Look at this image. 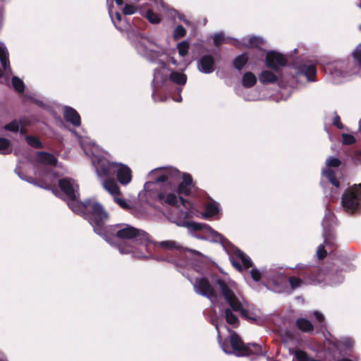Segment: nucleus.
Listing matches in <instances>:
<instances>
[{"label": "nucleus", "instance_id": "20e7f679", "mask_svg": "<svg viewBox=\"0 0 361 361\" xmlns=\"http://www.w3.org/2000/svg\"><path fill=\"white\" fill-rule=\"evenodd\" d=\"M341 203L346 211L355 212L361 203V183L348 188L342 195Z\"/></svg>", "mask_w": 361, "mask_h": 361}, {"label": "nucleus", "instance_id": "09e8293b", "mask_svg": "<svg viewBox=\"0 0 361 361\" xmlns=\"http://www.w3.org/2000/svg\"><path fill=\"white\" fill-rule=\"evenodd\" d=\"M249 42L252 47L255 48H259L260 46L263 44L262 39L255 36L250 37Z\"/></svg>", "mask_w": 361, "mask_h": 361}, {"label": "nucleus", "instance_id": "412c9836", "mask_svg": "<svg viewBox=\"0 0 361 361\" xmlns=\"http://www.w3.org/2000/svg\"><path fill=\"white\" fill-rule=\"evenodd\" d=\"M300 71L303 75L306 76L308 81H315L317 75V68L314 65H302L300 66Z\"/></svg>", "mask_w": 361, "mask_h": 361}, {"label": "nucleus", "instance_id": "cd10ccee", "mask_svg": "<svg viewBox=\"0 0 361 361\" xmlns=\"http://www.w3.org/2000/svg\"><path fill=\"white\" fill-rule=\"evenodd\" d=\"M288 282H289L290 288L293 290L300 288L302 285H307L305 279L300 276H290L288 278Z\"/></svg>", "mask_w": 361, "mask_h": 361}, {"label": "nucleus", "instance_id": "5fc2aeb1", "mask_svg": "<svg viewBox=\"0 0 361 361\" xmlns=\"http://www.w3.org/2000/svg\"><path fill=\"white\" fill-rule=\"evenodd\" d=\"M333 125L341 130L343 128V125L341 123V118L338 114H336L333 119Z\"/></svg>", "mask_w": 361, "mask_h": 361}, {"label": "nucleus", "instance_id": "0eeeda50", "mask_svg": "<svg viewBox=\"0 0 361 361\" xmlns=\"http://www.w3.org/2000/svg\"><path fill=\"white\" fill-rule=\"evenodd\" d=\"M59 187L65 195V200L66 201L68 207L73 211V206H77L80 202L78 200L79 192L78 188L75 189L73 186L71 180L68 178H64L59 180Z\"/></svg>", "mask_w": 361, "mask_h": 361}, {"label": "nucleus", "instance_id": "4468645a", "mask_svg": "<svg viewBox=\"0 0 361 361\" xmlns=\"http://www.w3.org/2000/svg\"><path fill=\"white\" fill-rule=\"evenodd\" d=\"M215 61L212 55L202 56L197 63L198 70L205 74H209L214 71Z\"/></svg>", "mask_w": 361, "mask_h": 361}, {"label": "nucleus", "instance_id": "473e14b6", "mask_svg": "<svg viewBox=\"0 0 361 361\" xmlns=\"http://www.w3.org/2000/svg\"><path fill=\"white\" fill-rule=\"evenodd\" d=\"M20 125H23V120L18 121V120L14 119L10 123L6 124L4 126V129L12 133H18Z\"/></svg>", "mask_w": 361, "mask_h": 361}, {"label": "nucleus", "instance_id": "bf43d9fd", "mask_svg": "<svg viewBox=\"0 0 361 361\" xmlns=\"http://www.w3.org/2000/svg\"><path fill=\"white\" fill-rule=\"evenodd\" d=\"M18 132L20 133V135H25L27 132V130L25 128L24 120H23V125H20V126L19 127Z\"/></svg>", "mask_w": 361, "mask_h": 361}, {"label": "nucleus", "instance_id": "e433bc0d", "mask_svg": "<svg viewBox=\"0 0 361 361\" xmlns=\"http://www.w3.org/2000/svg\"><path fill=\"white\" fill-rule=\"evenodd\" d=\"M145 17L152 24H158L161 22L159 16L154 13L152 9H147Z\"/></svg>", "mask_w": 361, "mask_h": 361}, {"label": "nucleus", "instance_id": "de8ad7c7", "mask_svg": "<svg viewBox=\"0 0 361 361\" xmlns=\"http://www.w3.org/2000/svg\"><path fill=\"white\" fill-rule=\"evenodd\" d=\"M327 255V251L325 249L324 244H321L318 246L317 250V258L320 260L324 259Z\"/></svg>", "mask_w": 361, "mask_h": 361}, {"label": "nucleus", "instance_id": "1a4fd4ad", "mask_svg": "<svg viewBox=\"0 0 361 361\" xmlns=\"http://www.w3.org/2000/svg\"><path fill=\"white\" fill-rule=\"evenodd\" d=\"M286 64L287 59L282 54L274 50L267 52L265 65L268 68L278 72L280 67L285 66Z\"/></svg>", "mask_w": 361, "mask_h": 361}, {"label": "nucleus", "instance_id": "4d7b16f0", "mask_svg": "<svg viewBox=\"0 0 361 361\" xmlns=\"http://www.w3.org/2000/svg\"><path fill=\"white\" fill-rule=\"evenodd\" d=\"M314 315L317 321L321 324V326H322V324H324L325 321L324 316L319 311H314Z\"/></svg>", "mask_w": 361, "mask_h": 361}, {"label": "nucleus", "instance_id": "c85d7f7f", "mask_svg": "<svg viewBox=\"0 0 361 361\" xmlns=\"http://www.w3.org/2000/svg\"><path fill=\"white\" fill-rule=\"evenodd\" d=\"M0 61L4 71L9 66L8 55L6 48L0 44Z\"/></svg>", "mask_w": 361, "mask_h": 361}, {"label": "nucleus", "instance_id": "a19ab883", "mask_svg": "<svg viewBox=\"0 0 361 361\" xmlns=\"http://www.w3.org/2000/svg\"><path fill=\"white\" fill-rule=\"evenodd\" d=\"M298 361H308V354L302 350H295L293 353Z\"/></svg>", "mask_w": 361, "mask_h": 361}, {"label": "nucleus", "instance_id": "7c9ffc66", "mask_svg": "<svg viewBox=\"0 0 361 361\" xmlns=\"http://www.w3.org/2000/svg\"><path fill=\"white\" fill-rule=\"evenodd\" d=\"M219 207L214 203H209L205 207V212L203 214L204 218H209L219 213Z\"/></svg>", "mask_w": 361, "mask_h": 361}, {"label": "nucleus", "instance_id": "6ab92c4d", "mask_svg": "<svg viewBox=\"0 0 361 361\" xmlns=\"http://www.w3.org/2000/svg\"><path fill=\"white\" fill-rule=\"evenodd\" d=\"M259 82L264 85L273 84L278 81V76L271 71H262L259 75Z\"/></svg>", "mask_w": 361, "mask_h": 361}, {"label": "nucleus", "instance_id": "0e129e2a", "mask_svg": "<svg viewBox=\"0 0 361 361\" xmlns=\"http://www.w3.org/2000/svg\"><path fill=\"white\" fill-rule=\"evenodd\" d=\"M338 361H353V360H351L349 358L345 357V358H342V359L339 360Z\"/></svg>", "mask_w": 361, "mask_h": 361}, {"label": "nucleus", "instance_id": "a211bd4d", "mask_svg": "<svg viewBox=\"0 0 361 361\" xmlns=\"http://www.w3.org/2000/svg\"><path fill=\"white\" fill-rule=\"evenodd\" d=\"M104 188L113 197L116 195H121L120 188L114 179L107 178L103 181Z\"/></svg>", "mask_w": 361, "mask_h": 361}, {"label": "nucleus", "instance_id": "052dcab7", "mask_svg": "<svg viewBox=\"0 0 361 361\" xmlns=\"http://www.w3.org/2000/svg\"><path fill=\"white\" fill-rule=\"evenodd\" d=\"M336 68H337V65H336L335 66H333V65H331V67H330L331 73H333L332 71H333V69H334L335 73L337 75H342L343 72L341 70L337 71Z\"/></svg>", "mask_w": 361, "mask_h": 361}, {"label": "nucleus", "instance_id": "f3484780", "mask_svg": "<svg viewBox=\"0 0 361 361\" xmlns=\"http://www.w3.org/2000/svg\"><path fill=\"white\" fill-rule=\"evenodd\" d=\"M37 161L39 164L50 166H56L58 163L57 159L53 154L44 151L37 152Z\"/></svg>", "mask_w": 361, "mask_h": 361}, {"label": "nucleus", "instance_id": "4c0bfd02", "mask_svg": "<svg viewBox=\"0 0 361 361\" xmlns=\"http://www.w3.org/2000/svg\"><path fill=\"white\" fill-rule=\"evenodd\" d=\"M160 247L169 250H179L180 246L177 245L175 241L173 240H164L159 243Z\"/></svg>", "mask_w": 361, "mask_h": 361}, {"label": "nucleus", "instance_id": "ddd939ff", "mask_svg": "<svg viewBox=\"0 0 361 361\" xmlns=\"http://www.w3.org/2000/svg\"><path fill=\"white\" fill-rule=\"evenodd\" d=\"M115 172L116 173V178L121 185H126L130 183L132 180V171L128 166L117 164Z\"/></svg>", "mask_w": 361, "mask_h": 361}, {"label": "nucleus", "instance_id": "603ef678", "mask_svg": "<svg viewBox=\"0 0 361 361\" xmlns=\"http://www.w3.org/2000/svg\"><path fill=\"white\" fill-rule=\"evenodd\" d=\"M225 37L224 34L222 33H218L214 35L213 40H214V44L216 47L219 46L221 43L224 42Z\"/></svg>", "mask_w": 361, "mask_h": 361}, {"label": "nucleus", "instance_id": "c03bdc74", "mask_svg": "<svg viewBox=\"0 0 361 361\" xmlns=\"http://www.w3.org/2000/svg\"><path fill=\"white\" fill-rule=\"evenodd\" d=\"M27 181L34 184L35 185L39 186L42 188L46 189V190H49L51 188V185L49 183H46L45 181H44L42 180H35L32 178H30L27 180Z\"/></svg>", "mask_w": 361, "mask_h": 361}, {"label": "nucleus", "instance_id": "f03ea898", "mask_svg": "<svg viewBox=\"0 0 361 361\" xmlns=\"http://www.w3.org/2000/svg\"><path fill=\"white\" fill-rule=\"evenodd\" d=\"M73 212L82 216L92 226L94 231L102 236L106 229L105 221L109 215L103 206L95 200L87 199L73 207Z\"/></svg>", "mask_w": 361, "mask_h": 361}, {"label": "nucleus", "instance_id": "bb28decb", "mask_svg": "<svg viewBox=\"0 0 361 361\" xmlns=\"http://www.w3.org/2000/svg\"><path fill=\"white\" fill-rule=\"evenodd\" d=\"M324 176L336 188L340 187V181L337 179L336 172L332 169H326L322 171Z\"/></svg>", "mask_w": 361, "mask_h": 361}, {"label": "nucleus", "instance_id": "a18cd8bd", "mask_svg": "<svg viewBox=\"0 0 361 361\" xmlns=\"http://www.w3.org/2000/svg\"><path fill=\"white\" fill-rule=\"evenodd\" d=\"M342 142L343 145H353L356 142L355 137L350 134L343 133L342 134Z\"/></svg>", "mask_w": 361, "mask_h": 361}, {"label": "nucleus", "instance_id": "7ed1b4c3", "mask_svg": "<svg viewBox=\"0 0 361 361\" xmlns=\"http://www.w3.org/2000/svg\"><path fill=\"white\" fill-rule=\"evenodd\" d=\"M195 188V183L192 176L184 173L182 175V181L172 190L166 192H159L157 193V200L164 204H168L171 207H178L180 204L186 209L191 206V202L184 197H191L192 195V189Z\"/></svg>", "mask_w": 361, "mask_h": 361}, {"label": "nucleus", "instance_id": "e2e57ef3", "mask_svg": "<svg viewBox=\"0 0 361 361\" xmlns=\"http://www.w3.org/2000/svg\"><path fill=\"white\" fill-rule=\"evenodd\" d=\"M117 5L121 6L123 4V0H114Z\"/></svg>", "mask_w": 361, "mask_h": 361}, {"label": "nucleus", "instance_id": "864d4df0", "mask_svg": "<svg viewBox=\"0 0 361 361\" xmlns=\"http://www.w3.org/2000/svg\"><path fill=\"white\" fill-rule=\"evenodd\" d=\"M251 277L252 279L257 282L261 280L262 278V274L261 272L256 268H253L250 271Z\"/></svg>", "mask_w": 361, "mask_h": 361}, {"label": "nucleus", "instance_id": "9b49d317", "mask_svg": "<svg viewBox=\"0 0 361 361\" xmlns=\"http://www.w3.org/2000/svg\"><path fill=\"white\" fill-rule=\"evenodd\" d=\"M94 166L99 176L106 177L115 173L117 164L109 161L104 157H100L97 159Z\"/></svg>", "mask_w": 361, "mask_h": 361}, {"label": "nucleus", "instance_id": "393cba45", "mask_svg": "<svg viewBox=\"0 0 361 361\" xmlns=\"http://www.w3.org/2000/svg\"><path fill=\"white\" fill-rule=\"evenodd\" d=\"M257 79L255 75L252 72H246L242 78V84L246 88H250L255 86Z\"/></svg>", "mask_w": 361, "mask_h": 361}, {"label": "nucleus", "instance_id": "a878e982", "mask_svg": "<svg viewBox=\"0 0 361 361\" xmlns=\"http://www.w3.org/2000/svg\"><path fill=\"white\" fill-rule=\"evenodd\" d=\"M169 80L176 85H183L186 83L187 76L184 73L173 71L169 75Z\"/></svg>", "mask_w": 361, "mask_h": 361}, {"label": "nucleus", "instance_id": "49530a36", "mask_svg": "<svg viewBox=\"0 0 361 361\" xmlns=\"http://www.w3.org/2000/svg\"><path fill=\"white\" fill-rule=\"evenodd\" d=\"M11 145L9 140L5 137H0V154H7L5 151L8 149Z\"/></svg>", "mask_w": 361, "mask_h": 361}, {"label": "nucleus", "instance_id": "ea45409f", "mask_svg": "<svg viewBox=\"0 0 361 361\" xmlns=\"http://www.w3.org/2000/svg\"><path fill=\"white\" fill-rule=\"evenodd\" d=\"M177 49L178 54L181 56H185L188 54L189 49V43L187 41H183L178 44Z\"/></svg>", "mask_w": 361, "mask_h": 361}, {"label": "nucleus", "instance_id": "6e6552de", "mask_svg": "<svg viewBox=\"0 0 361 361\" xmlns=\"http://www.w3.org/2000/svg\"><path fill=\"white\" fill-rule=\"evenodd\" d=\"M216 284L219 286L222 296L230 306V309L234 312L240 310L243 303L238 298L233 290L229 288L226 282L222 279H218Z\"/></svg>", "mask_w": 361, "mask_h": 361}, {"label": "nucleus", "instance_id": "8fccbe9b", "mask_svg": "<svg viewBox=\"0 0 361 361\" xmlns=\"http://www.w3.org/2000/svg\"><path fill=\"white\" fill-rule=\"evenodd\" d=\"M353 57L360 67H361V44L353 51Z\"/></svg>", "mask_w": 361, "mask_h": 361}, {"label": "nucleus", "instance_id": "39448f33", "mask_svg": "<svg viewBox=\"0 0 361 361\" xmlns=\"http://www.w3.org/2000/svg\"><path fill=\"white\" fill-rule=\"evenodd\" d=\"M296 274L304 278L307 284H318L324 281L326 273L319 266H298Z\"/></svg>", "mask_w": 361, "mask_h": 361}, {"label": "nucleus", "instance_id": "2f4dec72", "mask_svg": "<svg viewBox=\"0 0 361 361\" xmlns=\"http://www.w3.org/2000/svg\"><path fill=\"white\" fill-rule=\"evenodd\" d=\"M25 140L27 143L32 147L36 149H42L44 147L43 143L37 137L33 135H26Z\"/></svg>", "mask_w": 361, "mask_h": 361}, {"label": "nucleus", "instance_id": "2eb2a0df", "mask_svg": "<svg viewBox=\"0 0 361 361\" xmlns=\"http://www.w3.org/2000/svg\"><path fill=\"white\" fill-rule=\"evenodd\" d=\"M235 255L237 258L241 260L243 264L241 265L240 262H236L233 259L231 261L233 267H235L238 271H242L243 269H247L250 267H252L253 264L251 259L243 251L240 250H236L235 252Z\"/></svg>", "mask_w": 361, "mask_h": 361}, {"label": "nucleus", "instance_id": "aec40b11", "mask_svg": "<svg viewBox=\"0 0 361 361\" xmlns=\"http://www.w3.org/2000/svg\"><path fill=\"white\" fill-rule=\"evenodd\" d=\"M324 244L328 247L330 252H333L336 247V235L331 229L326 230L324 233Z\"/></svg>", "mask_w": 361, "mask_h": 361}, {"label": "nucleus", "instance_id": "c9c22d12", "mask_svg": "<svg viewBox=\"0 0 361 361\" xmlns=\"http://www.w3.org/2000/svg\"><path fill=\"white\" fill-rule=\"evenodd\" d=\"M238 312H240V314L243 318L251 322L252 323H255L257 321L256 316L253 313H250L247 310L245 309L243 304L241 305L240 310Z\"/></svg>", "mask_w": 361, "mask_h": 361}, {"label": "nucleus", "instance_id": "58836bf2", "mask_svg": "<svg viewBox=\"0 0 361 361\" xmlns=\"http://www.w3.org/2000/svg\"><path fill=\"white\" fill-rule=\"evenodd\" d=\"M186 33L187 32L185 28L182 25H179L176 27L173 31V37L175 40H178L180 38L184 37L186 35Z\"/></svg>", "mask_w": 361, "mask_h": 361}, {"label": "nucleus", "instance_id": "37998d69", "mask_svg": "<svg viewBox=\"0 0 361 361\" xmlns=\"http://www.w3.org/2000/svg\"><path fill=\"white\" fill-rule=\"evenodd\" d=\"M114 202L118 204L121 208L123 209H129V204L126 202V200L123 198H122V194L121 195H114Z\"/></svg>", "mask_w": 361, "mask_h": 361}, {"label": "nucleus", "instance_id": "c756f323", "mask_svg": "<svg viewBox=\"0 0 361 361\" xmlns=\"http://www.w3.org/2000/svg\"><path fill=\"white\" fill-rule=\"evenodd\" d=\"M188 226L194 231H213L210 226L202 223H197L193 221L188 222Z\"/></svg>", "mask_w": 361, "mask_h": 361}, {"label": "nucleus", "instance_id": "423d86ee", "mask_svg": "<svg viewBox=\"0 0 361 361\" xmlns=\"http://www.w3.org/2000/svg\"><path fill=\"white\" fill-rule=\"evenodd\" d=\"M163 173L154 179V183H162L161 191L169 192L172 190L174 183L181 178V173L176 168L160 169Z\"/></svg>", "mask_w": 361, "mask_h": 361}, {"label": "nucleus", "instance_id": "774afa93", "mask_svg": "<svg viewBox=\"0 0 361 361\" xmlns=\"http://www.w3.org/2000/svg\"><path fill=\"white\" fill-rule=\"evenodd\" d=\"M4 75L3 71L0 68V78H1Z\"/></svg>", "mask_w": 361, "mask_h": 361}, {"label": "nucleus", "instance_id": "69168bd1", "mask_svg": "<svg viewBox=\"0 0 361 361\" xmlns=\"http://www.w3.org/2000/svg\"><path fill=\"white\" fill-rule=\"evenodd\" d=\"M112 20H113V22H114V25H115V26L116 27V28H117V29H118V30H121L122 29H121V27H119L116 25V21H115L114 19H112Z\"/></svg>", "mask_w": 361, "mask_h": 361}, {"label": "nucleus", "instance_id": "9d476101", "mask_svg": "<svg viewBox=\"0 0 361 361\" xmlns=\"http://www.w3.org/2000/svg\"><path fill=\"white\" fill-rule=\"evenodd\" d=\"M195 291L209 299H214L217 298V294L214 288L212 287L209 280L205 277L197 279L194 285Z\"/></svg>", "mask_w": 361, "mask_h": 361}, {"label": "nucleus", "instance_id": "680f3d73", "mask_svg": "<svg viewBox=\"0 0 361 361\" xmlns=\"http://www.w3.org/2000/svg\"><path fill=\"white\" fill-rule=\"evenodd\" d=\"M116 19L118 22H121L122 20V16L120 13L116 12L115 14Z\"/></svg>", "mask_w": 361, "mask_h": 361}, {"label": "nucleus", "instance_id": "f257e3e1", "mask_svg": "<svg viewBox=\"0 0 361 361\" xmlns=\"http://www.w3.org/2000/svg\"><path fill=\"white\" fill-rule=\"evenodd\" d=\"M102 237L109 244L115 245L121 253H130L147 247L149 235L145 231L128 224L107 226Z\"/></svg>", "mask_w": 361, "mask_h": 361}, {"label": "nucleus", "instance_id": "72a5a7b5", "mask_svg": "<svg viewBox=\"0 0 361 361\" xmlns=\"http://www.w3.org/2000/svg\"><path fill=\"white\" fill-rule=\"evenodd\" d=\"M225 319L228 324L231 325H238L239 320L237 316L233 313L232 310L227 308L225 310Z\"/></svg>", "mask_w": 361, "mask_h": 361}, {"label": "nucleus", "instance_id": "b1692460", "mask_svg": "<svg viewBox=\"0 0 361 361\" xmlns=\"http://www.w3.org/2000/svg\"><path fill=\"white\" fill-rule=\"evenodd\" d=\"M248 60L249 58L247 54L243 53L234 58L233 61V66L238 71H240L243 70L244 66L247 63Z\"/></svg>", "mask_w": 361, "mask_h": 361}, {"label": "nucleus", "instance_id": "79ce46f5", "mask_svg": "<svg viewBox=\"0 0 361 361\" xmlns=\"http://www.w3.org/2000/svg\"><path fill=\"white\" fill-rule=\"evenodd\" d=\"M326 166L329 167L328 169H331L333 167L336 168L340 166L341 164V161L339 159L329 157L326 161Z\"/></svg>", "mask_w": 361, "mask_h": 361}, {"label": "nucleus", "instance_id": "338daca9", "mask_svg": "<svg viewBox=\"0 0 361 361\" xmlns=\"http://www.w3.org/2000/svg\"><path fill=\"white\" fill-rule=\"evenodd\" d=\"M308 361H320V360H316V359H314V358H312V357H309Z\"/></svg>", "mask_w": 361, "mask_h": 361}, {"label": "nucleus", "instance_id": "f704fd0d", "mask_svg": "<svg viewBox=\"0 0 361 361\" xmlns=\"http://www.w3.org/2000/svg\"><path fill=\"white\" fill-rule=\"evenodd\" d=\"M11 82L14 90L17 92L23 93L25 91V84L18 76H13L11 79Z\"/></svg>", "mask_w": 361, "mask_h": 361}, {"label": "nucleus", "instance_id": "13d9d810", "mask_svg": "<svg viewBox=\"0 0 361 361\" xmlns=\"http://www.w3.org/2000/svg\"><path fill=\"white\" fill-rule=\"evenodd\" d=\"M221 348H222V350L226 353H232V351L229 350V345H228V343L227 341H224L221 343Z\"/></svg>", "mask_w": 361, "mask_h": 361}, {"label": "nucleus", "instance_id": "4be33fe9", "mask_svg": "<svg viewBox=\"0 0 361 361\" xmlns=\"http://www.w3.org/2000/svg\"><path fill=\"white\" fill-rule=\"evenodd\" d=\"M296 327L304 333L312 332L314 329V326L312 322L305 318H298L295 321Z\"/></svg>", "mask_w": 361, "mask_h": 361}, {"label": "nucleus", "instance_id": "3c124183", "mask_svg": "<svg viewBox=\"0 0 361 361\" xmlns=\"http://www.w3.org/2000/svg\"><path fill=\"white\" fill-rule=\"evenodd\" d=\"M137 8L131 4H126L123 9V12L125 15H132L135 13Z\"/></svg>", "mask_w": 361, "mask_h": 361}, {"label": "nucleus", "instance_id": "dca6fc26", "mask_svg": "<svg viewBox=\"0 0 361 361\" xmlns=\"http://www.w3.org/2000/svg\"><path fill=\"white\" fill-rule=\"evenodd\" d=\"M63 117L67 122L71 123L75 127H79L81 125L80 114L71 106L64 107Z\"/></svg>", "mask_w": 361, "mask_h": 361}, {"label": "nucleus", "instance_id": "f8f14e48", "mask_svg": "<svg viewBox=\"0 0 361 361\" xmlns=\"http://www.w3.org/2000/svg\"><path fill=\"white\" fill-rule=\"evenodd\" d=\"M230 345L234 354L237 356H245L247 353L246 344L243 343L239 335L233 331L230 335Z\"/></svg>", "mask_w": 361, "mask_h": 361}, {"label": "nucleus", "instance_id": "6e6d98bb", "mask_svg": "<svg viewBox=\"0 0 361 361\" xmlns=\"http://www.w3.org/2000/svg\"><path fill=\"white\" fill-rule=\"evenodd\" d=\"M353 161L356 164H361V150H357L355 151L352 157Z\"/></svg>", "mask_w": 361, "mask_h": 361}, {"label": "nucleus", "instance_id": "5701e85b", "mask_svg": "<svg viewBox=\"0 0 361 361\" xmlns=\"http://www.w3.org/2000/svg\"><path fill=\"white\" fill-rule=\"evenodd\" d=\"M247 350L245 353V356H249L251 355H264L265 352L263 350L262 346L259 344L255 343H250L246 344Z\"/></svg>", "mask_w": 361, "mask_h": 361}]
</instances>
